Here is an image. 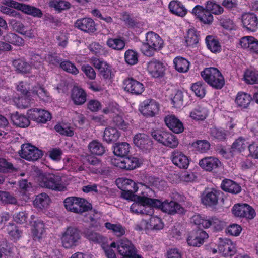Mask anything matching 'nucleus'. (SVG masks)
<instances>
[{"instance_id": "obj_1", "label": "nucleus", "mask_w": 258, "mask_h": 258, "mask_svg": "<svg viewBox=\"0 0 258 258\" xmlns=\"http://www.w3.org/2000/svg\"><path fill=\"white\" fill-rule=\"evenodd\" d=\"M164 41L157 33L150 31L146 34L145 40L141 47L142 52L147 56H152L162 48Z\"/></svg>"}, {"instance_id": "obj_2", "label": "nucleus", "mask_w": 258, "mask_h": 258, "mask_svg": "<svg viewBox=\"0 0 258 258\" xmlns=\"http://www.w3.org/2000/svg\"><path fill=\"white\" fill-rule=\"evenodd\" d=\"M191 221L199 228L212 227L215 231H221L225 226V222L216 217L202 216L198 214L194 215Z\"/></svg>"}, {"instance_id": "obj_3", "label": "nucleus", "mask_w": 258, "mask_h": 258, "mask_svg": "<svg viewBox=\"0 0 258 258\" xmlns=\"http://www.w3.org/2000/svg\"><path fill=\"white\" fill-rule=\"evenodd\" d=\"M37 181L42 187L58 191H62L64 189L60 177L50 173L40 172Z\"/></svg>"}, {"instance_id": "obj_4", "label": "nucleus", "mask_w": 258, "mask_h": 258, "mask_svg": "<svg viewBox=\"0 0 258 258\" xmlns=\"http://www.w3.org/2000/svg\"><path fill=\"white\" fill-rule=\"evenodd\" d=\"M64 205L68 211L77 214H82L92 208L91 204L85 199L75 197L67 198Z\"/></svg>"}, {"instance_id": "obj_5", "label": "nucleus", "mask_w": 258, "mask_h": 258, "mask_svg": "<svg viewBox=\"0 0 258 258\" xmlns=\"http://www.w3.org/2000/svg\"><path fill=\"white\" fill-rule=\"evenodd\" d=\"M201 74L204 80L214 88L221 89L224 85V78L216 68H206Z\"/></svg>"}, {"instance_id": "obj_6", "label": "nucleus", "mask_w": 258, "mask_h": 258, "mask_svg": "<svg viewBox=\"0 0 258 258\" xmlns=\"http://www.w3.org/2000/svg\"><path fill=\"white\" fill-rule=\"evenodd\" d=\"M131 206V211L136 214L150 215L153 213L154 200L146 199L144 197H137Z\"/></svg>"}, {"instance_id": "obj_7", "label": "nucleus", "mask_w": 258, "mask_h": 258, "mask_svg": "<svg viewBox=\"0 0 258 258\" xmlns=\"http://www.w3.org/2000/svg\"><path fill=\"white\" fill-rule=\"evenodd\" d=\"M164 226V224L161 218L157 216H152L148 221L142 220L138 222L135 228L138 231H157L162 230Z\"/></svg>"}, {"instance_id": "obj_8", "label": "nucleus", "mask_w": 258, "mask_h": 258, "mask_svg": "<svg viewBox=\"0 0 258 258\" xmlns=\"http://www.w3.org/2000/svg\"><path fill=\"white\" fill-rule=\"evenodd\" d=\"M116 249L122 258H141L137 253L136 249L132 243L127 239H121L116 242Z\"/></svg>"}, {"instance_id": "obj_9", "label": "nucleus", "mask_w": 258, "mask_h": 258, "mask_svg": "<svg viewBox=\"0 0 258 258\" xmlns=\"http://www.w3.org/2000/svg\"><path fill=\"white\" fill-rule=\"evenodd\" d=\"M81 238L78 229L73 227H68L62 234L61 238L62 246L66 248H71L77 245Z\"/></svg>"}, {"instance_id": "obj_10", "label": "nucleus", "mask_w": 258, "mask_h": 258, "mask_svg": "<svg viewBox=\"0 0 258 258\" xmlns=\"http://www.w3.org/2000/svg\"><path fill=\"white\" fill-rule=\"evenodd\" d=\"M160 104L154 99H146L142 102L139 106V112L146 117H152L159 113Z\"/></svg>"}, {"instance_id": "obj_11", "label": "nucleus", "mask_w": 258, "mask_h": 258, "mask_svg": "<svg viewBox=\"0 0 258 258\" xmlns=\"http://www.w3.org/2000/svg\"><path fill=\"white\" fill-rule=\"evenodd\" d=\"M152 136L158 142L171 148H175L179 144L177 138L168 132L153 131L152 133Z\"/></svg>"}, {"instance_id": "obj_12", "label": "nucleus", "mask_w": 258, "mask_h": 258, "mask_svg": "<svg viewBox=\"0 0 258 258\" xmlns=\"http://www.w3.org/2000/svg\"><path fill=\"white\" fill-rule=\"evenodd\" d=\"M154 207L160 208L163 212L171 215L184 212V209L178 203L173 201L165 200L161 202L158 200H154Z\"/></svg>"}, {"instance_id": "obj_13", "label": "nucleus", "mask_w": 258, "mask_h": 258, "mask_svg": "<svg viewBox=\"0 0 258 258\" xmlns=\"http://www.w3.org/2000/svg\"><path fill=\"white\" fill-rule=\"evenodd\" d=\"M20 155L27 160L35 161L42 157L43 153L37 147L30 144H24L21 146Z\"/></svg>"}, {"instance_id": "obj_14", "label": "nucleus", "mask_w": 258, "mask_h": 258, "mask_svg": "<svg viewBox=\"0 0 258 258\" xmlns=\"http://www.w3.org/2000/svg\"><path fill=\"white\" fill-rule=\"evenodd\" d=\"M111 162L115 166L126 170H133L139 165L138 159L134 157L113 158Z\"/></svg>"}, {"instance_id": "obj_15", "label": "nucleus", "mask_w": 258, "mask_h": 258, "mask_svg": "<svg viewBox=\"0 0 258 258\" xmlns=\"http://www.w3.org/2000/svg\"><path fill=\"white\" fill-rule=\"evenodd\" d=\"M218 250L225 257H231L236 252L235 244L228 238H219Z\"/></svg>"}, {"instance_id": "obj_16", "label": "nucleus", "mask_w": 258, "mask_h": 258, "mask_svg": "<svg viewBox=\"0 0 258 258\" xmlns=\"http://www.w3.org/2000/svg\"><path fill=\"white\" fill-rule=\"evenodd\" d=\"M28 118L36 122L45 123L51 119V114L47 111L40 108H32L27 113Z\"/></svg>"}, {"instance_id": "obj_17", "label": "nucleus", "mask_w": 258, "mask_h": 258, "mask_svg": "<svg viewBox=\"0 0 258 258\" xmlns=\"http://www.w3.org/2000/svg\"><path fill=\"white\" fill-rule=\"evenodd\" d=\"M233 214L238 217H244L252 219L255 215L254 210L247 204H237L234 205L232 209Z\"/></svg>"}, {"instance_id": "obj_18", "label": "nucleus", "mask_w": 258, "mask_h": 258, "mask_svg": "<svg viewBox=\"0 0 258 258\" xmlns=\"http://www.w3.org/2000/svg\"><path fill=\"white\" fill-rule=\"evenodd\" d=\"M192 13L201 22L205 24H211L213 22V15L207 8L202 6H196L192 10Z\"/></svg>"}, {"instance_id": "obj_19", "label": "nucleus", "mask_w": 258, "mask_h": 258, "mask_svg": "<svg viewBox=\"0 0 258 258\" xmlns=\"http://www.w3.org/2000/svg\"><path fill=\"white\" fill-rule=\"evenodd\" d=\"M170 159L175 166L181 169H187L190 163L189 158L178 150H175L171 152Z\"/></svg>"}, {"instance_id": "obj_20", "label": "nucleus", "mask_w": 258, "mask_h": 258, "mask_svg": "<svg viewBox=\"0 0 258 258\" xmlns=\"http://www.w3.org/2000/svg\"><path fill=\"white\" fill-rule=\"evenodd\" d=\"M123 85L125 91L135 95L141 94L145 90L143 84L132 78L124 80Z\"/></svg>"}, {"instance_id": "obj_21", "label": "nucleus", "mask_w": 258, "mask_h": 258, "mask_svg": "<svg viewBox=\"0 0 258 258\" xmlns=\"http://www.w3.org/2000/svg\"><path fill=\"white\" fill-rule=\"evenodd\" d=\"M199 165L202 169L208 172H212L222 166L221 161L214 156L202 158L199 161Z\"/></svg>"}, {"instance_id": "obj_22", "label": "nucleus", "mask_w": 258, "mask_h": 258, "mask_svg": "<svg viewBox=\"0 0 258 258\" xmlns=\"http://www.w3.org/2000/svg\"><path fill=\"white\" fill-rule=\"evenodd\" d=\"M240 45L252 54L258 55V40L253 36L243 37L240 40Z\"/></svg>"}, {"instance_id": "obj_23", "label": "nucleus", "mask_w": 258, "mask_h": 258, "mask_svg": "<svg viewBox=\"0 0 258 258\" xmlns=\"http://www.w3.org/2000/svg\"><path fill=\"white\" fill-rule=\"evenodd\" d=\"M164 121L167 126L174 133L179 134L184 131L182 122L174 115L170 114L166 116Z\"/></svg>"}, {"instance_id": "obj_24", "label": "nucleus", "mask_w": 258, "mask_h": 258, "mask_svg": "<svg viewBox=\"0 0 258 258\" xmlns=\"http://www.w3.org/2000/svg\"><path fill=\"white\" fill-rule=\"evenodd\" d=\"M166 70V66L160 61L153 60L148 63L147 71L154 78L162 77Z\"/></svg>"}, {"instance_id": "obj_25", "label": "nucleus", "mask_w": 258, "mask_h": 258, "mask_svg": "<svg viewBox=\"0 0 258 258\" xmlns=\"http://www.w3.org/2000/svg\"><path fill=\"white\" fill-rule=\"evenodd\" d=\"M105 113H109L112 117L113 122L122 130H125L128 125V123L124 121L123 119V113L116 108L107 109L103 110Z\"/></svg>"}, {"instance_id": "obj_26", "label": "nucleus", "mask_w": 258, "mask_h": 258, "mask_svg": "<svg viewBox=\"0 0 258 258\" xmlns=\"http://www.w3.org/2000/svg\"><path fill=\"white\" fill-rule=\"evenodd\" d=\"M208 237V234L203 230H198L195 232L189 233L187 241L189 245L193 246H200Z\"/></svg>"}, {"instance_id": "obj_27", "label": "nucleus", "mask_w": 258, "mask_h": 258, "mask_svg": "<svg viewBox=\"0 0 258 258\" xmlns=\"http://www.w3.org/2000/svg\"><path fill=\"white\" fill-rule=\"evenodd\" d=\"M75 26L81 31L87 33H93L96 30L94 21L90 18L78 19L75 23Z\"/></svg>"}, {"instance_id": "obj_28", "label": "nucleus", "mask_w": 258, "mask_h": 258, "mask_svg": "<svg viewBox=\"0 0 258 258\" xmlns=\"http://www.w3.org/2000/svg\"><path fill=\"white\" fill-rule=\"evenodd\" d=\"M91 63L99 70L100 74L104 78L107 79L110 77L111 73L110 67L106 62L93 57L91 59Z\"/></svg>"}, {"instance_id": "obj_29", "label": "nucleus", "mask_w": 258, "mask_h": 258, "mask_svg": "<svg viewBox=\"0 0 258 258\" xmlns=\"http://www.w3.org/2000/svg\"><path fill=\"white\" fill-rule=\"evenodd\" d=\"M243 25L247 30L254 32L258 28V19L255 15L246 13L242 16Z\"/></svg>"}, {"instance_id": "obj_30", "label": "nucleus", "mask_w": 258, "mask_h": 258, "mask_svg": "<svg viewBox=\"0 0 258 258\" xmlns=\"http://www.w3.org/2000/svg\"><path fill=\"white\" fill-rule=\"evenodd\" d=\"M220 194V192L219 191L213 189L202 196V202L207 206L214 207L218 204Z\"/></svg>"}, {"instance_id": "obj_31", "label": "nucleus", "mask_w": 258, "mask_h": 258, "mask_svg": "<svg viewBox=\"0 0 258 258\" xmlns=\"http://www.w3.org/2000/svg\"><path fill=\"white\" fill-rule=\"evenodd\" d=\"M208 109L202 105L196 106L189 113V117L195 121H202L208 116Z\"/></svg>"}, {"instance_id": "obj_32", "label": "nucleus", "mask_w": 258, "mask_h": 258, "mask_svg": "<svg viewBox=\"0 0 258 258\" xmlns=\"http://www.w3.org/2000/svg\"><path fill=\"white\" fill-rule=\"evenodd\" d=\"M16 9L35 17L41 18L43 15L40 9L29 5L18 3Z\"/></svg>"}, {"instance_id": "obj_33", "label": "nucleus", "mask_w": 258, "mask_h": 258, "mask_svg": "<svg viewBox=\"0 0 258 258\" xmlns=\"http://www.w3.org/2000/svg\"><path fill=\"white\" fill-rule=\"evenodd\" d=\"M71 97L75 104L80 105L85 102L86 94L82 89L75 87L72 90Z\"/></svg>"}, {"instance_id": "obj_34", "label": "nucleus", "mask_w": 258, "mask_h": 258, "mask_svg": "<svg viewBox=\"0 0 258 258\" xmlns=\"http://www.w3.org/2000/svg\"><path fill=\"white\" fill-rule=\"evenodd\" d=\"M13 66L18 73L26 74L31 72L32 66L23 58H18L12 61Z\"/></svg>"}, {"instance_id": "obj_35", "label": "nucleus", "mask_w": 258, "mask_h": 258, "mask_svg": "<svg viewBox=\"0 0 258 258\" xmlns=\"http://www.w3.org/2000/svg\"><path fill=\"white\" fill-rule=\"evenodd\" d=\"M116 182L118 187L121 190L133 189L134 191L137 192L139 188V183H136L130 179L119 178Z\"/></svg>"}, {"instance_id": "obj_36", "label": "nucleus", "mask_w": 258, "mask_h": 258, "mask_svg": "<svg viewBox=\"0 0 258 258\" xmlns=\"http://www.w3.org/2000/svg\"><path fill=\"white\" fill-rule=\"evenodd\" d=\"M252 97L250 94L240 91L236 96L235 103L239 107L247 108L249 106Z\"/></svg>"}, {"instance_id": "obj_37", "label": "nucleus", "mask_w": 258, "mask_h": 258, "mask_svg": "<svg viewBox=\"0 0 258 258\" xmlns=\"http://www.w3.org/2000/svg\"><path fill=\"white\" fill-rule=\"evenodd\" d=\"M44 223L41 220L35 221L32 229V236L34 240H39L45 236Z\"/></svg>"}, {"instance_id": "obj_38", "label": "nucleus", "mask_w": 258, "mask_h": 258, "mask_svg": "<svg viewBox=\"0 0 258 258\" xmlns=\"http://www.w3.org/2000/svg\"><path fill=\"white\" fill-rule=\"evenodd\" d=\"M170 11L174 14L184 17L187 13V10L182 3L178 1H172L169 5Z\"/></svg>"}, {"instance_id": "obj_39", "label": "nucleus", "mask_w": 258, "mask_h": 258, "mask_svg": "<svg viewBox=\"0 0 258 258\" xmlns=\"http://www.w3.org/2000/svg\"><path fill=\"white\" fill-rule=\"evenodd\" d=\"M135 145L142 149H147L150 145L149 137L143 133L136 134L134 138Z\"/></svg>"}, {"instance_id": "obj_40", "label": "nucleus", "mask_w": 258, "mask_h": 258, "mask_svg": "<svg viewBox=\"0 0 258 258\" xmlns=\"http://www.w3.org/2000/svg\"><path fill=\"white\" fill-rule=\"evenodd\" d=\"M51 203L49 196L45 193L37 195L34 201V205L40 209L47 208Z\"/></svg>"}, {"instance_id": "obj_41", "label": "nucleus", "mask_w": 258, "mask_h": 258, "mask_svg": "<svg viewBox=\"0 0 258 258\" xmlns=\"http://www.w3.org/2000/svg\"><path fill=\"white\" fill-rule=\"evenodd\" d=\"M105 227L117 237L122 236L125 234V228L120 223L106 222L105 223Z\"/></svg>"}, {"instance_id": "obj_42", "label": "nucleus", "mask_w": 258, "mask_h": 258, "mask_svg": "<svg viewBox=\"0 0 258 258\" xmlns=\"http://www.w3.org/2000/svg\"><path fill=\"white\" fill-rule=\"evenodd\" d=\"M221 187L225 191L235 194L240 192L241 190V187L237 183L229 179L224 180Z\"/></svg>"}, {"instance_id": "obj_43", "label": "nucleus", "mask_w": 258, "mask_h": 258, "mask_svg": "<svg viewBox=\"0 0 258 258\" xmlns=\"http://www.w3.org/2000/svg\"><path fill=\"white\" fill-rule=\"evenodd\" d=\"M29 118L24 115L18 113H14L11 115V120L13 124L20 127H26L30 124Z\"/></svg>"}, {"instance_id": "obj_44", "label": "nucleus", "mask_w": 258, "mask_h": 258, "mask_svg": "<svg viewBox=\"0 0 258 258\" xmlns=\"http://www.w3.org/2000/svg\"><path fill=\"white\" fill-rule=\"evenodd\" d=\"M173 63L175 69L180 73L187 72L190 66V62L186 59L178 56L174 59Z\"/></svg>"}, {"instance_id": "obj_45", "label": "nucleus", "mask_w": 258, "mask_h": 258, "mask_svg": "<svg viewBox=\"0 0 258 258\" xmlns=\"http://www.w3.org/2000/svg\"><path fill=\"white\" fill-rule=\"evenodd\" d=\"M48 5L50 8L58 12L68 10L71 7V4L64 0H50Z\"/></svg>"}, {"instance_id": "obj_46", "label": "nucleus", "mask_w": 258, "mask_h": 258, "mask_svg": "<svg viewBox=\"0 0 258 258\" xmlns=\"http://www.w3.org/2000/svg\"><path fill=\"white\" fill-rule=\"evenodd\" d=\"M4 40L15 46L22 47L24 45L25 41L20 36L13 33H8L4 36Z\"/></svg>"}, {"instance_id": "obj_47", "label": "nucleus", "mask_w": 258, "mask_h": 258, "mask_svg": "<svg viewBox=\"0 0 258 258\" xmlns=\"http://www.w3.org/2000/svg\"><path fill=\"white\" fill-rule=\"evenodd\" d=\"M130 148V145L127 143H116L113 147V153L114 155L122 158L129 153Z\"/></svg>"}, {"instance_id": "obj_48", "label": "nucleus", "mask_w": 258, "mask_h": 258, "mask_svg": "<svg viewBox=\"0 0 258 258\" xmlns=\"http://www.w3.org/2000/svg\"><path fill=\"white\" fill-rule=\"evenodd\" d=\"M106 45L112 49L121 50L124 48L125 42L120 37L109 38L106 41Z\"/></svg>"}, {"instance_id": "obj_49", "label": "nucleus", "mask_w": 258, "mask_h": 258, "mask_svg": "<svg viewBox=\"0 0 258 258\" xmlns=\"http://www.w3.org/2000/svg\"><path fill=\"white\" fill-rule=\"evenodd\" d=\"M119 132L113 127H107L104 132L103 140L107 143L116 141L119 137Z\"/></svg>"}, {"instance_id": "obj_50", "label": "nucleus", "mask_w": 258, "mask_h": 258, "mask_svg": "<svg viewBox=\"0 0 258 258\" xmlns=\"http://www.w3.org/2000/svg\"><path fill=\"white\" fill-rule=\"evenodd\" d=\"M88 147L89 151L94 155L100 156L105 152L104 147L102 144L96 140H93L90 142Z\"/></svg>"}, {"instance_id": "obj_51", "label": "nucleus", "mask_w": 258, "mask_h": 258, "mask_svg": "<svg viewBox=\"0 0 258 258\" xmlns=\"http://www.w3.org/2000/svg\"><path fill=\"white\" fill-rule=\"evenodd\" d=\"M244 81L249 84L258 83V72L254 70H246L243 76Z\"/></svg>"}, {"instance_id": "obj_52", "label": "nucleus", "mask_w": 258, "mask_h": 258, "mask_svg": "<svg viewBox=\"0 0 258 258\" xmlns=\"http://www.w3.org/2000/svg\"><path fill=\"white\" fill-rule=\"evenodd\" d=\"M185 42L187 46H193L199 41V34L194 28L188 30L185 36Z\"/></svg>"}, {"instance_id": "obj_53", "label": "nucleus", "mask_w": 258, "mask_h": 258, "mask_svg": "<svg viewBox=\"0 0 258 258\" xmlns=\"http://www.w3.org/2000/svg\"><path fill=\"white\" fill-rule=\"evenodd\" d=\"M205 7L207 8V9L208 10L212 15H220L224 11V9L222 7L217 4L214 0H209L207 1L205 4Z\"/></svg>"}, {"instance_id": "obj_54", "label": "nucleus", "mask_w": 258, "mask_h": 258, "mask_svg": "<svg viewBox=\"0 0 258 258\" xmlns=\"http://www.w3.org/2000/svg\"><path fill=\"white\" fill-rule=\"evenodd\" d=\"M206 42L208 49L213 53H217L221 50V45L219 41L211 36H207Z\"/></svg>"}, {"instance_id": "obj_55", "label": "nucleus", "mask_w": 258, "mask_h": 258, "mask_svg": "<svg viewBox=\"0 0 258 258\" xmlns=\"http://www.w3.org/2000/svg\"><path fill=\"white\" fill-rule=\"evenodd\" d=\"M84 236L90 241L96 243L102 242L104 239L100 234L91 230H87L85 231Z\"/></svg>"}, {"instance_id": "obj_56", "label": "nucleus", "mask_w": 258, "mask_h": 258, "mask_svg": "<svg viewBox=\"0 0 258 258\" xmlns=\"http://www.w3.org/2000/svg\"><path fill=\"white\" fill-rule=\"evenodd\" d=\"M247 146V142L245 138L239 137L232 144V149L234 151L242 152Z\"/></svg>"}, {"instance_id": "obj_57", "label": "nucleus", "mask_w": 258, "mask_h": 258, "mask_svg": "<svg viewBox=\"0 0 258 258\" xmlns=\"http://www.w3.org/2000/svg\"><path fill=\"white\" fill-rule=\"evenodd\" d=\"M139 189L141 190V195L138 196V197H144L146 199L155 200L153 198L155 195V192L153 189L142 183H139Z\"/></svg>"}, {"instance_id": "obj_58", "label": "nucleus", "mask_w": 258, "mask_h": 258, "mask_svg": "<svg viewBox=\"0 0 258 258\" xmlns=\"http://www.w3.org/2000/svg\"><path fill=\"white\" fill-rule=\"evenodd\" d=\"M124 59L127 64L134 65L138 62V54L133 50H128L124 54Z\"/></svg>"}, {"instance_id": "obj_59", "label": "nucleus", "mask_w": 258, "mask_h": 258, "mask_svg": "<svg viewBox=\"0 0 258 258\" xmlns=\"http://www.w3.org/2000/svg\"><path fill=\"white\" fill-rule=\"evenodd\" d=\"M191 89L195 95L200 98H203L206 94L204 85L201 82H198L192 84Z\"/></svg>"}, {"instance_id": "obj_60", "label": "nucleus", "mask_w": 258, "mask_h": 258, "mask_svg": "<svg viewBox=\"0 0 258 258\" xmlns=\"http://www.w3.org/2000/svg\"><path fill=\"white\" fill-rule=\"evenodd\" d=\"M55 130L59 134L66 136L72 137L74 135L73 128L66 124H57L55 125Z\"/></svg>"}, {"instance_id": "obj_61", "label": "nucleus", "mask_w": 258, "mask_h": 258, "mask_svg": "<svg viewBox=\"0 0 258 258\" xmlns=\"http://www.w3.org/2000/svg\"><path fill=\"white\" fill-rule=\"evenodd\" d=\"M196 150L200 153H205L210 149V144L206 140H199L192 144Z\"/></svg>"}, {"instance_id": "obj_62", "label": "nucleus", "mask_w": 258, "mask_h": 258, "mask_svg": "<svg viewBox=\"0 0 258 258\" xmlns=\"http://www.w3.org/2000/svg\"><path fill=\"white\" fill-rule=\"evenodd\" d=\"M242 231V227L237 224L229 225L226 229V233L232 236H238Z\"/></svg>"}, {"instance_id": "obj_63", "label": "nucleus", "mask_w": 258, "mask_h": 258, "mask_svg": "<svg viewBox=\"0 0 258 258\" xmlns=\"http://www.w3.org/2000/svg\"><path fill=\"white\" fill-rule=\"evenodd\" d=\"M172 102L174 107L180 108L183 106V93L181 91H177L172 98Z\"/></svg>"}, {"instance_id": "obj_64", "label": "nucleus", "mask_w": 258, "mask_h": 258, "mask_svg": "<svg viewBox=\"0 0 258 258\" xmlns=\"http://www.w3.org/2000/svg\"><path fill=\"white\" fill-rule=\"evenodd\" d=\"M32 93L37 95L40 99L44 101H49L50 100L49 93L41 87H39L34 90Z\"/></svg>"}]
</instances>
